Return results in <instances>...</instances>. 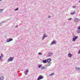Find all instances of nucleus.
I'll return each mask as SVG.
<instances>
[{
    "instance_id": "nucleus-29",
    "label": "nucleus",
    "mask_w": 80,
    "mask_h": 80,
    "mask_svg": "<svg viewBox=\"0 0 80 80\" xmlns=\"http://www.w3.org/2000/svg\"><path fill=\"white\" fill-rule=\"evenodd\" d=\"M80 50H79L78 52V54H80Z\"/></svg>"
},
{
    "instance_id": "nucleus-3",
    "label": "nucleus",
    "mask_w": 80,
    "mask_h": 80,
    "mask_svg": "<svg viewBox=\"0 0 80 80\" xmlns=\"http://www.w3.org/2000/svg\"><path fill=\"white\" fill-rule=\"evenodd\" d=\"M13 57H10L9 59H8V62H12V61H13Z\"/></svg>"
},
{
    "instance_id": "nucleus-5",
    "label": "nucleus",
    "mask_w": 80,
    "mask_h": 80,
    "mask_svg": "<svg viewBox=\"0 0 80 80\" xmlns=\"http://www.w3.org/2000/svg\"><path fill=\"white\" fill-rule=\"evenodd\" d=\"M74 21H75V22H79V21H80V19H78V18H76L75 19Z\"/></svg>"
},
{
    "instance_id": "nucleus-25",
    "label": "nucleus",
    "mask_w": 80,
    "mask_h": 80,
    "mask_svg": "<svg viewBox=\"0 0 80 80\" xmlns=\"http://www.w3.org/2000/svg\"><path fill=\"white\" fill-rule=\"evenodd\" d=\"M54 75V73H52L50 75V76H52V75Z\"/></svg>"
},
{
    "instance_id": "nucleus-13",
    "label": "nucleus",
    "mask_w": 80,
    "mask_h": 80,
    "mask_svg": "<svg viewBox=\"0 0 80 80\" xmlns=\"http://www.w3.org/2000/svg\"><path fill=\"white\" fill-rule=\"evenodd\" d=\"M56 42L55 41H53L51 43V45H53V44H56Z\"/></svg>"
},
{
    "instance_id": "nucleus-23",
    "label": "nucleus",
    "mask_w": 80,
    "mask_h": 80,
    "mask_svg": "<svg viewBox=\"0 0 80 80\" xmlns=\"http://www.w3.org/2000/svg\"><path fill=\"white\" fill-rule=\"evenodd\" d=\"M38 55H42V53L39 52L38 53Z\"/></svg>"
},
{
    "instance_id": "nucleus-12",
    "label": "nucleus",
    "mask_w": 80,
    "mask_h": 80,
    "mask_svg": "<svg viewBox=\"0 0 80 80\" xmlns=\"http://www.w3.org/2000/svg\"><path fill=\"white\" fill-rule=\"evenodd\" d=\"M47 62V59L43 60L42 61V63H45Z\"/></svg>"
},
{
    "instance_id": "nucleus-32",
    "label": "nucleus",
    "mask_w": 80,
    "mask_h": 80,
    "mask_svg": "<svg viewBox=\"0 0 80 80\" xmlns=\"http://www.w3.org/2000/svg\"><path fill=\"white\" fill-rule=\"evenodd\" d=\"M48 18H51V17H50V16H48Z\"/></svg>"
},
{
    "instance_id": "nucleus-14",
    "label": "nucleus",
    "mask_w": 80,
    "mask_h": 80,
    "mask_svg": "<svg viewBox=\"0 0 80 80\" xmlns=\"http://www.w3.org/2000/svg\"><path fill=\"white\" fill-rule=\"evenodd\" d=\"M76 70L77 71H80V68L78 67H76Z\"/></svg>"
},
{
    "instance_id": "nucleus-26",
    "label": "nucleus",
    "mask_w": 80,
    "mask_h": 80,
    "mask_svg": "<svg viewBox=\"0 0 80 80\" xmlns=\"http://www.w3.org/2000/svg\"><path fill=\"white\" fill-rule=\"evenodd\" d=\"M72 18H69L68 19V20H72Z\"/></svg>"
},
{
    "instance_id": "nucleus-1",
    "label": "nucleus",
    "mask_w": 80,
    "mask_h": 80,
    "mask_svg": "<svg viewBox=\"0 0 80 80\" xmlns=\"http://www.w3.org/2000/svg\"><path fill=\"white\" fill-rule=\"evenodd\" d=\"M43 78V76L42 75H40L38 78L37 80H40Z\"/></svg>"
},
{
    "instance_id": "nucleus-19",
    "label": "nucleus",
    "mask_w": 80,
    "mask_h": 80,
    "mask_svg": "<svg viewBox=\"0 0 80 80\" xmlns=\"http://www.w3.org/2000/svg\"><path fill=\"white\" fill-rule=\"evenodd\" d=\"M5 22H5V21H4L1 22V23H0V24H2V23H5Z\"/></svg>"
},
{
    "instance_id": "nucleus-36",
    "label": "nucleus",
    "mask_w": 80,
    "mask_h": 80,
    "mask_svg": "<svg viewBox=\"0 0 80 80\" xmlns=\"http://www.w3.org/2000/svg\"><path fill=\"white\" fill-rule=\"evenodd\" d=\"M79 15H80V14H79Z\"/></svg>"
},
{
    "instance_id": "nucleus-8",
    "label": "nucleus",
    "mask_w": 80,
    "mask_h": 80,
    "mask_svg": "<svg viewBox=\"0 0 80 80\" xmlns=\"http://www.w3.org/2000/svg\"><path fill=\"white\" fill-rule=\"evenodd\" d=\"M53 55V53H49L48 54V57H51V55Z\"/></svg>"
},
{
    "instance_id": "nucleus-9",
    "label": "nucleus",
    "mask_w": 80,
    "mask_h": 80,
    "mask_svg": "<svg viewBox=\"0 0 80 80\" xmlns=\"http://www.w3.org/2000/svg\"><path fill=\"white\" fill-rule=\"evenodd\" d=\"M28 70H27L25 71H24V73H25V75H28Z\"/></svg>"
},
{
    "instance_id": "nucleus-16",
    "label": "nucleus",
    "mask_w": 80,
    "mask_h": 80,
    "mask_svg": "<svg viewBox=\"0 0 80 80\" xmlns=\"http://www.w3.org/2000/svg\"><path fill=\"white\" fill-rule=\"evenodd\" d=\"M75 13V12H74V11H73V12L72 13V12H71L70 14L71 15H74Z\"/></svg>"
},
{
    "instance_id": "nucleus-11",
    "label": "nucleus",
    "mask_w": 80,
    "mask_h": 80,
    "mask_svg": "<svg viewBox=\"0 0 80 80\" xmlns=\"http://www.w3.org/2000/svg\"><path fill=\"white\" fill-rule=\"evenodd\" d=\"M4 79V77L2 76L0 77V80H3Z\"/></svg>"
},
{
    "instance_id": "nucleus-34",
    "label": "nucleus",
    "mask_w": 80,
    "mask_h": 80,
    "mask_svg": "<svg viewBox=\"0 0 80 80\" xmlns=\"http://www.w3.org/2000/svg\"><path fill=\"white\" fill-rule=\"evenodd\" d=\"M79 3H80V0L78 2Z\"/></svg>"
},
{
    "instance_id": "nucleus-18",
    "label": "nucleus",
    "mask_w": 80,
    "mask_h": 80,
    "mask_svg": "<svg viewBox=\"0 0 80 80\" xmlns=\"http://www.w3.org/2000/svg\"><path fill=\"white\" fill-rule=\"evenodd\" d=\"M14 11H17V10H18V8H17L16 9H14Z\"/></svg>"
},
{
    "instance_id": "nucleus-22",
    "label": "nucleus",
    "mask_w": 80,
    "mask_h": 80,
    "mask_svg": "<svg viewBox=\"0 0 80 80\" xmlns=\"http://www.w3.org/2000/svg\"><path fill=\"white\" fill-rule=\"evenodd\" d=\"M48 66H50V64H51V62H48Z\"/></svg>"
},
{
    "instance_id": "nucleus-30",
    "label": "nucleus",
    "mask_w": 80,
    "mask_h": 80,
    "mask_svg": "<svg viewBox=\"0 0 80 80\" xmlns=\"http://www.w3.org/2000/svg\"><path fill=\"white\" fill-rule=\"evenodd\" d=\"M15 28H17L18 27V25H16L15 26Z\"/></svg>"
},
{
    "instance_id": "nucleus-4",
    "label": "nucleus",
    "mask_w": 80,
    "mask_h": 80,
    "mask_svg": "<svg viewBox=\"0 0 80 80\" xmlns=\"http://www.w3.org/2000/svg\"><path fill=\"white\" fill-rule=\"evenodd\" d=\"M13 40V39L12 38H9L8 39H7L6 40V42H11V41H12Z\"/></svg>"
},
{
    "instance_id": "nucleus-17",
    "label": "nucleus",
    "mask_w": 80,
    "mask_h": 80,
    "mask_svg": "<svg viewBox=\"0 0 80 80\" xmlns=\"http://www.w3.org/2000/svg\"><path fill=\"white\" fill-rule=\"evenodd\" d=\"M47 66H48V65H46L44 67V68H45V69H47Z\"/></svg>"
},
{
    "instance_id": "nucleus-7",
    "label": "nucleus",
    "mask_w": 80,
    "mask_h": 80,
    "mask_svg": "<svg viewBox=\"0 0 80 80\" xmlns=\"http://www.w3.org/2000/svg\"><path fill=\"white\" fill-rule=\"evenodd\" d=\"M47 60V62H48V63H49L51 61H52V59L51 58H48Z\"/></svg>"
},
{
    "instance_id": "nucleus-6",
    "label": "nucleus",
    "mask_w": 80,
    "mask_h": 80,
    "mask_svg": "<svg viewBox=\"0 0 80 80\" xmlns=\"http://www.w3.org/2000/svg\"><path fill=\"white\" fill-rule=\"evenodd\" d=\"M46 37H47V36L45 35V34H44L42 38V40H43L45 39V38H46Z\"/></svg>"
},
{
    "instance_id": "nucleus-10",
    "label": "nucleus",
    "mask_w": 80,
    "mask_h": 80,
    "mask_svg": "<svg viewBox=\"0 0 80 80\" xmlns=\"http://www.w3.org/2000/svg\"><path fill=\"white\" fill-rule=\"evenodd\" d=\"M68 57H69L70 58L72 57V54H71V53H68Z\"/></svg>"
},
{
    "instance_id": "nucleus-2",
    "label": "nucleus",
    "mask_w": 80,
    "mask_h": 80,
    "mask_svg": "<svg viewBox=\"0 0 80 80\" xmlns=\"http://www.w3.org/2000/svg\"><path fill=\"white\" fill-rule=\"evenodd\" d=\"M78 38V36H74L72 38V41H75V40H77Z\"/></svg>"
},
{
    "instance_id": "nucleus-33",
    "label": "nucleus",
    "mask_w": 80,
    "mask_h": 80,
    "mask_svg": "<svg viewBox=\"0 0 80 80\" xmlns=\"http://www.w3.org/2000/svg\"><path fill=\"white\" fill-rule=\"evenodd\" d=\"M1 61H3V59L1 58Z\"/></svg>"
},
{
    "instance_id": "nucleus-20",
    "label": "nucleus",
    "mask_w": 80,
    "mask_h": 80,
    "mask_svg": "<svg viewBox=\"0 0 80 80\" xmlns=\"http://www.w3.org/2000/svg\"><path fill=\"white\" fill-rule=\"evenodd\" d=\"M41 68L42 70H43V69H45V68H44V67L43 66H42V67L41 66Z\"/></svg>"
},
{
    "instance_id": "nucleus-31",
    "label": "nucleus",
    "mask_w": 80,
    "mask_h": 80,
    "mask_svg": "<svg viewBox=\"0 0 80 80\" xmlns=\"http://www.w3.org/2000/svg\"><path fill=\"white\" fill-rule=\"evenodd\" d=\"M2 58V57H1V56H0V60H1Z\"/></svg>"
},
{
    "instance_id": "nucleus-24",
    "label": "nucleus",
    "mask_w": 80,
    "mask_h": 80,
    "mask_svg": "<svg viewBox=\"0 0 80 80\" xmlns=\"http://www.w3.org/2000/svg\"><path fill=\"white\" fill-rule=\"evenodd\" d=\"M77 33H80V30L77 31Z\"/></svg>"
},
{
    "instance_id": "nucleus-35",
    "label": "nucleus",
    "mask_w": 80,
    "mask_h": 80,
    "mask_svg": "<svg viewBox=\"0 0 80 80\" xmlns=\"http://www.w3.org/2000/svg\"><path fill=\"white\" fill-rule=\"evenodd\" d=\"M2 0H0V2H1Z\"/></svg>"
},
{
    "instance_id": "nucleus-21",
    "label": "nucleus",
    "mask_w": 80,
    "mask_h": 80,
    "mask_svg": "<svg viewBox=\"0 0 80 80\" xmlns=\"http://www.w3.org/2000/svg\"><path fill=\"white\" fill-rule=\"evenodd\" d=\"M3 10V9H1L0 10V13H2Z\"/></svg>"
},
{
    "instance_id": "nucleus-27",
    "label": "nucleus",
    "mask_w": 80,
    "mask_h": 80,
    "mask_svg": "<svg viewBox=\"0 0 80 80\" xmlns=\"http://www.w3.org/2000/svg\"><path fill=\"white\" fill-rule=\"evenodd\" d=\"M1 56L2 57H3V54H2L1 55Z\"/></svg>"
},
{
    "instance_id": "nucleus-28",
    "label": "nucleus",
    "mask_w": 80,
    "mask_h": 80,
    "mask_svg": "<svg viewBox=\"0 0 80 80\" xmlns=\"http://www.w3.org/2000/svg\"><path fill=\"white\" fill-rule=\"evenodd\" d=\"M75 7H76V6H72V8H74Z\"/></svg>"
},
{
    "instance_id": "nucleus-15",
    "label": "nucleus",
    "mask_w": 80,
    "mask_h": 80,
    "mask_svg": "<svg viewBox=\"0 0 80 80\" xmlns=\"http://www.w3.org/2000/svg\"><path fill=\"white\" fill-rule=\"evenodd\" d=\"M42 67V64H38V68H41Z\"/></svg>"
}]
</instances>
